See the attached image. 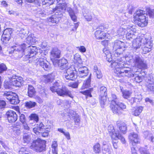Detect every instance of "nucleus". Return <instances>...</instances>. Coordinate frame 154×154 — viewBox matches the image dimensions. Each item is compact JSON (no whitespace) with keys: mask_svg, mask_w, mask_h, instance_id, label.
<instances>
[{"mask_svg":"<svg viewBox=\"0 0 154 154\" xmlns=\"http://www.w3.org/2000/svg\"><path fill=\"white\" fill-rule=\"evenodd\" d=\"M44 77V82L46 83L51 82L54 79V76L52 74H48L47 75H45Z\"/></svg>","mask_w":154,"mask_h":154,"instance_id":"nucleus-35","label":"nucleus"},{"mask_svg":"<svg viewBox=\"0 0 154 154\" xmlns=\"http://www.w3.org/2000/svg\"><path fill=\"white\" fill-rule=\"evenodd\" d=\"M142 42L141 48L143 50V53L146 54L150 51L152 46V44L150 39L146 38V39L142 40Z\"/></svg>","mask_w":154,"mask_h":154,"instance_id":"nucleus-11","label":"nucleus"},{"mask_svg":"<svg viewBox=\"0 0 154 154\" xmlns=\"http://www.w3.org/2000/svg\"><path fill=\"white\" fill-rule=\"evenodd\" d=\"M48 132L47 130L45 129L43 131H42L40 133V135H42V136L44 137H45L48 136Z\"/></svg>","mask_w":154,"mask_h":154,"instance_id":"nucleus-56","label":"nucleus"},{"mask_svg":"<svg viewBox=\"0 0 154 154\" xmlns=\"http://www.w3.org/2000/svg\"><path fill=\"white\" fill-rule=\"evenodd\" d=\"M11 82L13 86L19 87L23 83V79L22 77L13 75L10 79Z\"/></svg>","mask_w":154,"mask_h":154,"instance_id":"nucleus-14","label":"nucleus"},{"mask_svg":"<svg viewBox=\"0 0 154 154\" xmlns=\"http://www.w3.org/2000/svg\"><path fill=\"white\" fill-rule=\"evenodd\" d=\"M17 33L18 36L22 39L23 38H26L29 33V31L26 29H20L17 30Z\"/></svg>","mask_w":154,"mask_h":154,"instance_id":"nucleus-24","label":"nucleus"},{"mask_svg":"<svg viewBox=\"0 0 154 154\" xmlns=\"http://www.w3.org/2000/svg\"><path fill=\"white\" fill-rule=\"evenodd\" d=\"M37 106V103L32 101H27L25 102V106L28 109H31Z\"/></svg>","mask_w":154,"mask_h":154,"instance_id":"nucleus-31","label":"nucleus"},{"mask_svg":"<svg viewBox=\"0 0 154 154\" xmlns=\"http://www.w3.org/2000/svg\"><path fill=\"white\" fill-rule=\"evenodd\" d=\"M6 105L5 102L3 100H0V109L5 108Z\"/></svg>","mask_w":154,"mask_h":154,"instance_id":"nucleus-59","label":"nucleus"},{"mask_svg":"<svg viewBox=\"0 0 154 154\" xmlns=\"http://www.w3.org/2000/svg\"><path fill=\"white\" fill-rule=\"evenodd\" d=\"M3 95L11 104H17L19 102L17 95L12 92L5 91Z\"/></svg>","mask_w":154,"mask_h":154,"instance_id":"nucleus-9","label":"nucleus"},{"mask_svg":"<svg viewBox=\"0 0 154 154\" xmlns=\"http://www.w3.org/2000/svg\"><path fill=\"white\" fill-rule=\"evenodd\" d=\"M106 95L100 96V102L101 106L104 104L105 103L106 101Z\"/></svg>","mask_w":154,"mask_h":154,"instance_id":"nucleus-49","label":"nucleus"},{"mask_svg":"<svg viewBox=\"0 0 154 154\" xmlns=\"http://www.w3.org/2000/svg\"><path fill=\"white\" fill-rule=\"evenodd\" d=\"M124 57L122 58L118 57L114 61H112L111 63L112 68H115L114 72L116 76L119 77H127L128 78L134 77V80L137 82L139 83L141 82L143 80V77L140 75L134 73L137 71V70L134 69L135 67L132 69L127 67L125 64V62L123 60Z\"/></svg>","mask_w":154,"mask_h":154,"instance_id":"nucleus-1","label":"nucleus"},{"mask_svg":"<svg viewBox=\"0 0 154 154\" xmlns=\"http://www.w3.org/2000/svg\"><path fill=\"white\" fill-rule=\"evenodd\" d=\"M128 138L130 143L133 146L140 142L138 134L134 132L130 133L128 136Z\"/></svg>","mask_w":154,"mask_h":154,"instance_id":"nucleus-20","label":"nucleus"},{"mask_svg":"<svg viewBox=\"0 0 154 154\" xmlns=\"http://www.w3.org/2000/svg\"><path fill=\"white\" fill-rule=\"evenodd\" d=\"M126 31V29L123 28H120L117 31V33L119 36L124 35Z\"/></svg>","mask_w":154,"mask_h":154,"instance_id":"nucleus-45","label":"nucleus"},{"mask_svg":"<svg viewBox=\"0 0 154 154\" xmlns=\"http://www.w3.org/2000/svg\"><path fill=\"white\" fill-rule=\"evenodd\" d=\"M147 83L146 86L148 91L151 92L154 94V81L153 78L149 77L146 79Z\"/></svg>","mask_w":154,"mask_h":154,"instance_id":"nucleus-21","label":"nucleus"},{"mask_svg":"<svg viewBox=\"0 0 154 154\" xmlns=\"http://www.w3.org/2000/svg\"><path fill=\"white\" fill-rule=\"evenodd\" d=\"M126 31V37L127 40H131L133 39H134L136 38V36L134 34V32L131 29H128Z\"/></svg>","mask_w":154,"mask_h":154,"instance_id":"nucleus-26","label":"nucleus"},{"mask_svg":"<svg viewBox=\"0 0 154 154\" xmlns=\"http://www.w3.org/2000/svg\"><path fill=\"white\" fill-rule=\"evenodd\" d=\"M44 128L37 127H35L33 129V132L37 135H40V134L42 131H43Z\"/></svg>","mask_w":154,"mask_h":154,"instance_id":"nucleus-42","label":"nucleus"},{"mask_svg":"<svg viewBox=\"0 0 154 154\" xmlns=\"http://www.w3.org/2000/svg\"><path fill=\"white\" fill-rule=\"evenodd\" d=\"M120 88L121 91L122 92V96L124 98L126 99H128L131 94V92L128 90H125L123 91L122 90L123 88L120 87Z\"/></svg>","mask_w":154,"mask_h":154,"instance_id":"nucleus-33","label":"nucleus"},{"mask_svg":"<svg viewBox=\"0 0 154 154\" xmlns=\"http://www.w3.org/2000/svg\"><path fill=\"white\" fill-rule=\"evenodd\" d=\"M20 120L22 123L26 122V118L24 114H21L20 116Z\"/></svg>","mask_w":154,"mask_h":154,"instance_id":"nucleus-58","label":"nucleus"},{"mask_svg":"<svg viewBox=\"0 0 154 154\" xmlns=\"http://www.w3.org/2000/svg\"><path fill=\"white\" fill-rule=\"evenodd\" d=\"M50 89L52 92H56L59 96L63 97L67 96L72 98L73 97L71 91L60 80H58L54 82L53 86L50 87Z\"/></svg>","mask_w":154,"mask_h":154,"instance_id":"nucleus-3","label":"nucleus"},{"mask_svg":"<svg viewBox=\"0 0 154 154\" xmlns=\"http://www.w3.org/2000/svg\"><path fill=\"white\" fill-rule=\"evenodd\" d=\"M91 79V74L87 79L84 81L82 86L81 87L82 89H84L86 88H88L90 86Z\"/></svg>","mask_w":154,"mask_h":154,"instance_id":"nucleus-30","label":"nucleus"},{"mask_svg":"<svg viewBox=\"0 0 154 154\" xmlns=\"http://www.w3.org/2000/svg\"><path fill=\"white\" fill-rule=\"evenodd\" d=\"M54 65H58L60 68L63 70L66 68L68 66L67 60L64 58H62L60 60L56 59Z\"/></svg>","mask_w":154,"mask_h":154,"instance_id":"nucleus-19","label":"nucleus"},{"mask_svg":"<svg viewBox=\"0 0 154 154\" xmlns=\"http://www.w3.org/2000/svg\"><path fill=\"white\" fill-rule=\"evenodd\" d=\"M78 85V83L77 82L70 83L68 85L69 87L75 88H77Z\"/></svg>","mask_w":154,"mask_h":154,"instance_id":"nucleus-55","label":"nucleus"},{"mask_svg":"<svg viewBox=\"0 0 154 154\" xmlns=\"http://www.w3.org/2000/svg\"><path fill=\"white\" fill-rule=\"evenodd\" d=\"M7 68L6 65L4 63H2L0 64V73H3L7 69Z\"/></svg>","mask_w":154,"mask_h":154,"instance_id":"nucleus-48","label":"nucleus"},{"mask_svg":"<svg viewBox=\"0 0 154 154\" xmlns=\"http://www.w3.org/2000/svg\"><path fill=\"white\" fill-rule=\"evenodd\" d=\"M111 109L115 114L119 115L122 113L121 109L116 103L112 102V100L110 105Z\"/></svg>","mask_w":154,"mask_h":154,"instance_id":"nucleus-22","label":"nucleus"},{"mask_svg":"<svg viewBox=\"0 0 154 154\" xmlns=\"http://www.w3.org/2000/svg\"><path fill=\"white\" fill-rule=\"evenodd\" d=\"M115 136H116L115 137L113 140H116L118 139H119L121 140L123 143L124 144L125 143V139L122 135L119 133V132H118V134H115Z\"/></svg>","mask_w":154,"mask_h":154,"instance_id":"nucleus-39","label":"nucleus"},{"mask_svg":"<svg viewBox=\"0 0 154 154\" xmlns=\"http://www.w3.org/2000/svg\"><path fill=\"white\" fill-rule=\"evenodd\" d=\"M19 153V154H32L27 151L26 148L24 147L20 149Z\"/></svg>","mask_w":154,"mask_h":154,"instance_id":"nucleus-47","label":"nucleus"},{"mask_svg":"<svg viewBox=\"0 0 154 154\" xmlns=\"http://www.w3.org/2000/svg\"><path fill=\"white\" fill-rule=\"evenodd\" d=\"M74 121L75 123V125H77L76 123H79L80 122V118L79 116L77 115L74 117Z\"/></svg>","mask_w":154,"mask_h":154,"instance_id":"nucleus-60","label":"nucleus"},{"mask_svg":"<svg viewBox=\"0 0 154 154\" xmlns=\"http://www.w3.org/2000/svg\"><path fill=\"white\" fill-rule=\"evenodd\" d=\"M146 37H145L143 38H136L135 39L133 42L132 48L134 51H136L137 50L140 48V46L141 47L142 44V40L146 39Z\"/></svg>","mask_w":154,"mask_h":154,"instance_id":"nucleus-17","label":"nucleus"},{"mask_svg":"<svg viewBox=\"0 0 154 154\" xmlns=\"http://www.w3.org/2000/svg\"><path fill=\"white\" fill-rule=\"evenodd\" d=\"M134 98L136 99V101L137 102L141 100L142 97L141 94H140L139 95H135Z\"/></svg>","mask_w":154,"mask_h":154,"instance_id":"nucleus-63","label":"nucleus"},{"mask_svg":"<svg viewBox=\"0 0 154 154\" xmlns=\"http://www.w3.org/2000/svg\"><path fill=\"white\" fill-rule=\"evenodd\" d=\"M13 31L11 28L6 29L4 31L2 36L1 40L5 43H8Z\"/></svg>","mask_w":154,"mask_h":154,"instance_id":"nucleus-15","label":"nucleus"},{"mask_svg":"<svg viewBox=\"0 0 154 154\" xmlns=\"http://www.w3.org/2000/svg\"><path fill=\"white\" fill-rule=\"evenodd\" d=\"M105 54L106 55V60L109 62H110L112 61V58L111 57L112 55L111 53H109L106 54V53H105Z\"/></svg>","mask_w":154,"mask_h":154,"instance_id":"nucleus-61","label":"nucleus"},{"mask_svg":"<svg viewBox=\"0 0 154 154\" xmlns=\"http://www.w3.org/2000/svg\"><path fill=\"white\" fill-rule=\"evenodd\" d=\"M143 137L149 140L151 142L153 141L154 137L152 133L150 132L147 131H144L143 133Z\"/></svg>","mask_w":154,"mask_h":154,"instance_id":"nucleus-28","label":"nucleus"},{"mask_svg":"<svg viewBox=\"0 0 154 154\" xmlns=\"http://www.w3.org/2000/svg\"><path fill=\"white\" fill-rule=\"evenodd\" d=\"M35 99L39 103L41 104L43 102V100L38 96H36Z\"/></svg>","mask_w":154,"mask_h":154,"instance_id":"nucleus-57","label":"nucleus"},{"mask_svg":"<svg viewBox=\"0 0 154 154\" xmlns=\"http://www.w3.org/2000/svg\"><path fill=\"white\" fill-rule=\"evenodd\" d=\"M16 126L17 127V128L14 129V132L15 133H16L18 135L20 133L21 131L20 129H18V128H19L18 125H17Z\"/></svg>","mask_w":154,"mask_h":154,"instance_id":"nucleus-64","label":"nucleus"},{"mask_svg":"<svg viewBox=\"0 0 154 154\" xmlns=\"http://www.w3.org/2000/svg\"><path fill=\"white\" fill-rule=\"evenodd\" d=\"M56 15H53L48 18V21L52 23H57L60 20V18Z\"/></svg>","mask_w":154,"mask_h":154,"instance_id":"nucleus-29","label":"nucleus"},{"mask_svg":"<svg viewBox=\"0 0 154 154\" xmlns=\"http://www.w3.org/2000/svg\"><path fill=\"white\" fill-rule=\"evenodd\" d=\"M74 71H75L76 75L80 77H83L88 75V70L85 66H74Z\"/></svg>","mask_w":154,"mask_h":154,"instance_id":"nucleus-12","label":"nucleus"},{"mask_svg":"<svg viewBox=\"0 0 154 154\" xmlns=\"http://www.w3.org/2000/svg\"><path fill=\"white\" fill-rule=\"evenodd\" d=\"M76 48L78 49L81 52L84 53L86 51L85 48L83 46H81L79 47H76Z\"/></svg>","mask_w":154,"mask_h":154,"instance_id":"nucleus-54","label":"nucleus"},{"mask_svg":"<svg viewBox=\"0 0 154 154\" xmlns=\"http://www.w3.org/2000/svg\"><path fill=\"white\" fill-rule=\"evenodd\" d=\"M31 139L30 135L26 133H24L23 135V140L24 143H29Z\"/></svg>","mask_w":154,"mask_h":154,"instance_id":"nucleus-37","label":"nucleus"},{"mask_svg":"<svg viewBox=\"0 0 154 154\" xmlns=\"http://www.w3.org/2000/svg\"><path fill=\"white\" fill-rule=\"evenodd\" d=\"M107 89L106 87L104 86H102L100 88V95H107Z\"/></svg>","mask_w":154,"mask_h":154,"instance_id":"nucleus-43","label":"nucleus"},{"mask_svg":"<svg viewBox=\"0 0 154 154\" xmlns=\"http://www.w3.org/2000/svg\"><path fill=\"white\" fill-rule=\"evenodd\" d=\"M35 93L34 88L31 85H29L28 88V94L30 97H32Z\"/></svg>","mask_w":154,"mask_h":154,"instance_id":"nucleus-32","label":"nucleus"},{"mask_svg":"<svg viewBox=\"0 0 154 154\" xmlns=\"http://www.w3.org/2000/svg\"><path fill=\"white\" fill-rule=\"evenodd\" d=\"M45 140L38 138L37 139L33 141L30 147L36 152H42L45 150Z\"/></svg>","mask_w":154,"mask_h":154,"instance_id":"nucleus-7","label":"nucleus"},{"mask_svg":"<svg viewBox=\"0 0 154 154\" xmlns=\"http://www.w3.org/2000/svg\"><path fill=\"white\" fill-rule=\"evenodd\" d=\"M96 38L98 39H103L105 38L106 36V33L100 30H97L95 32Z\"/></svg>","mask_w":154,"mask_h":154,"instance_id":"nucleus-25","label":"nucleus"},{"mask_svg":"<svg viewBox=\"0 0 154 154\" xmlns=\"http://www.w3.org/2000/svg\"><path fill=\"white\" fill-rule=\"evenodd\" d=\"M108 130L110 136L111 137V138L113 140L115 137L116 136L115 134H117L118 132H115L114 127L112 125H111L109 126Z\"/></svg>","mask_w":154,"mask_h":154,"instance_id":"nucleus-27","label":"nucleus"},{"mask_svg":"<svg viewBox=\"0 0 154 154\" xmlns=\"http://www.w3.org/2000/svg\"><path fill=\"white\" fill-rule=\"evenodd\" d=\"M93 89L91 88L89 89L83 91H80V93L82 94L85 95L86 97H92L91 92L92 91Z\"/></svg>","mask_w":154,"mask_h":154,"instance_id":"nucleus-38","label":"nucleus"},{"mask_svg":"<svg viewBox=\"0 0 154 154\" xmlns=\"http://www.w3.org/2000/svg\"><path fill=\"white\" fill-rule=\"evenodd\" d=\"M4 85L5 89H11L12 88V86L13 85L11 84L10 80L9 82L5 81Z\"/></svg>","mask_w":154,"mask_h":154,"instance_id":"nucleus-44","label":"nucleus"},{"mask_svg":"<svg viewBox=\"0 0 154 154\" xmlns=\"http://www.w3.org/2000/svg\"><path fill=\"white\" fill-rule=\"evenodd\" d=\"M135 67L140 69H145L147 68L146 64L143 59L138 55H134L132 57Z\"/></svg>","mask_w":154,"mask_h":154,"instance_id":"nucleus-8","label":"nucleus"},{"mask_svg":"<svg viewBox=\"0 0 154 154\" xmlns=\"http://www.w3.org/2000/svg\"><path fill=\"white\" fill-rule=\"evenodd\" d=\"M8 120L10 123L15 122L17 120V116L16 112L12 110L8 111L6 113Z\"/></svg>","mask_w":154,"mask_h":154,"instance_id":"nucleus-18","label":"nucleus"},{"mask_svg":"<svg viewBox=\"0 0 154 154\" xmlns=\"http://www.w3.org/2000/svg\"><path fill=\"white\" fill-rule=\"evenodd\" d=\"M31 120H33L37 122L39 120L38 116L35 114H31L30 116Z\"/></svg>","mask_w":154,"mask_h":154,"instance_id":"nucleus-46","label":"nucleus"},{"mask_svg":"<svg viewBox=\"0 0 154 154\" xmlns=\"http://www.w3.org/2000/svg\"><path fill=\"white\" fill-rule=\"evenodd\" d=\"M61 51L57 48H53L51 52V58L54 64L56 60L55 59L59 58L60 57Z\"/></svg>","mask_w":154,"mask_h":154,"instance_id":"nucleus-16","label":"nucleus"},{"mask_svg":"<svg viewBox=\"0 0 154 154\" xmlns=\"http://www.w3.org/2000/svg\"><path fill=\"white\" fill-rule=\"evenodd\" d=\"M112 102L118 105V106L121 109V111H122V113L123 112V111L126 108V106L124 103H120L118 101L112 100Z\"/></svg>","mask_w":154,"mask_h":154,"instance_id":"nucleus-36","label":"nucleus"},{"mask_svg":"<svg viewBox=\"0 0 154 154\" xmlns=\"http://www.w3.org/2000/svg\"><path fill=\"white\" fill-rule=\"evenodd\" d=\"M94 152L96 153H99L101 151L100 145L99 143H97L93 146Z\"/></svg>","mask_w":154,"mask_h":154,"instance_id":"nucleus-41","label":"nucleus"},{"mask_svg":"<svg viewBox=\"0 0 154 154\" xmlns=\"http://www.w3.org/2000/svg\"><path fill=\"white\" fill-rule=\"evenodd\" d=\"M147 12L142 10H138L134 13V16L136 20L138 21L137 24L138 26L144 27L148 23V20Z\"/></svg>","mask_w":154,"mask_h":154,"instance_id":"nucleus-5","label":"nucleus"},{"mask_svg":"<svg viewBox=\"0 0 154 154\" xmlns=\"http://www.w3.org/2000/svg\"><path fill=\"white\" fill-rule=\"evenodd\" d=\"M68 115L70 118L74 117L76 116V112L73 110H69Z\"/></svg>","mask_w":154,"mask_h":154,"instance_id":"nucleus-62","label":"nucleus"},{"mask_svg":"<svg viewBox=\"0 0 154 154\" xmlns=\"http://www.w3.org/2000/svg\"><path fill=\"white\" fill-rule=\"evenodd\" d=\"M126 46L124 42L119 40L115 41L114 42L112 55L116 57H118L122 54Z\"/></svg>","mask_w":154,"mask_h":154,"instance_id":"nucleus-6","label":"nucleus"},{"mask_svg":"<svg viewBox=\"0 0 154 154\" xmlns=\"http://www.w3.org/2000/svg\"><path fill=\"white\" fill-rule=\"evenodd\" d=\"M83 16L87 21H90L91 20L92 17L89 13H84Z\"/></svg>","mask_w":154,"mask_h":154,"instance_id":"nucleus-50","label":"nucleus"},{"mask_svg":"<svg viewBox=\"0 0 154 154\" xmlns=\"http://www.w3.org/2000/svg\"><path fill=\"white\" fill-rule=\"evenodd\" d=\"M139 150L141 154H150L146 148L143 147H140Z\"/></svg>","mask_w":154,"mask_h":154,"instance_id":"nucleus-52","label":"nucleus"},{"mask_svg":"<svg viewBox=\"0 0 154 154\" xmlns=\"http://www.w3.org/2000/svg\"><path fill=\"white\" fill-rule=\"evenodd\" d=\"M143 109V107L142 106H140L137 107L134 110L133 114L136 116H139L141 112Z\"/></svg>","mask_w":154,"mask_h":154,"instance_id":"nucleus-40","label":"nucleus"},{"mask_svg":"<svg viewBox=\"0 0 154 154\" xmlns=\"http://www.w3.org/2000/svg\"><path fill=\"white\" fill-rule=\"evenodd\" d=\"M36 63L45 70H48L51 67L50 63L45 59L42 58H37Z\"/></svg>","mask_w":154,"mask_h":154,"instance_id":"nucleus-13","label":"nucleus"},{"mask_svg":"<svg viewBox=\"0 0 154 154\" xmlns=\"http://www.w3.org/2000/svg\"><path fill=\"white\" fill-rule=\"evenodd\" d=\"M25 45V43L21 44L20 45H17L15 46V48L13 52L16 54L17 53L16 52H17L18 54H19L18 57L19 58L23 56L24 52L26 58H30L34 57L37 53V50L36 47L35 46H29L24 51L26 48Z\"/></svg>","mask_w":154,"mask_h":154,"instance_id":"nucleus-2","label":"nucleus"},{"mask_svg":"<svg viewBox=\"0 0 154 154\" xmlns=\"http://www.w3.org/2000/svg\"><path fill=\"white\" fill-rule=\"evenodd\" d=\"M43 5H50L53 3V0H42Z\"/></svg>","mask_w":154,"mask_h":154,"instance_id":"nucleus-51","label":"nucleus"},{"mask_svg":"<svg viewBox=\"0 0 154 154\" xmlns=\"http://www.w3.org/2000/svg\"><path fill=\"white\" fill-rule=\"evenodd\" d=\"M147 13L150 17L154 18V9H149L147 11Z\"/></svg>","mask_w":154,"mask_h":154,"instance_id":"nucleus-53","label":"nucleus"},{"mask_svg":"<svg viewBox=\"0 0 154 154\" xmlns=\"http://www.w3.org/2000/svg\"><path fill=\"white\" fill-rule=\"evenodd\" d=\"M116 125L122 133L125 134L126 133L127 127L125 123L118 121L116 122Z\"/></svg>","mask_w":154,"mask_h":154,"instance_id":"nucleus-23","label":"nucleus"},{"mask_svg":"<svg viewBox=\"0 0 154 154\" xmlns=\"http://www.w3.org/2000/svg\"><path fill=\"white\" fill-rule=\"evenodd\" d=\"M94 71L96 74L97 78L98 79H101L102 77V75L101 71L98 69L97 66L95 65L94 67Z\"/></svg>","mask_w":154,"mask_h":154,"instance_id":"nucleus-34","label":"nucleus"},{"mask_svg":"<svg viewBox=\"0 0 154 154\" xmlns=\"http://www.w3.org/2000/svg\"><path fill=\"white\" fill-rule=\"evenodd\" d=\"M74 66H71L66 69V72L63 75V77L67 80L73 81L77 77L75 75V71H74Z\"/></svg>","mask_w":154,"mask_h":154,"instance_id":"nucleus-10","label":"nucleus"},{"mask_svg":"<svg viewBox=\"0 0 154 154\" xmlns=\"http://www.w3.org/2000/svg\"><path fill=\"white\" fill-rule=\"evenodd\" d=\"M58 4L56 8L53 9V11L55 12V15H60L61 12H63L66 9L69 13L70 17L74 22L77 21V17L75 15L74 11L70 7L66 8V4L63 0H56Z\"/></svg>","mask_w":154,"mask_h":154,"instance_id":"nucleus-4","label":"nucleus"}]
</instances>
